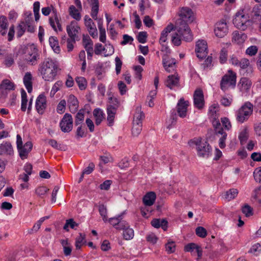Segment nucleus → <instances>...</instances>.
<instances>
[{
	"mask_svg": "<svg viewBox=\"0 0 261 261\" xmlns=\"http://www.w3.org/2000/svg\"><path fill=\"white\" fill-rule=\"evenodd\" d=\"M116 113V111L115 110V109L107 108V120L109 126H112L113 124Z\"/></svg>",
	"mask_w": 261,
	"mask_h": 261,
	"instance_id": "obj_35",
	"label": "nucleus"
},
{
	"mask_svg": "<svg viewBox=\"0 0 261 261\" xmlns=\"http://www.w3.org/2000/svg\"><path fill=\"white\" fill-rule=\"evenodd\" d=\"M85 111L83 109L80 110L75 117V125L79 126L83 123L84 120Z\"/></svg>",
	"mask_w": 261,
	"mask_h": 261,
	"instance_id": "obj_34",
	"label": "nucleus"
},
{
	"mask_svg": "<svg viewBox=\"0 0 261 261\" xmlns=\"http://www.w3.org/2000/svg\"><path fill=\"white\" fill-rule=\"evenodd\" d=\"M174 29H175V27L173 24H170L162 32L159 40L160 44H163V43H165L166 42L169 33Z\"/></svg>",
	"mask_w": 261,
	"mask_h": 261,
	"instance_id": "obj_23",
	"label": "nucleus"
},
{
	"mask_svg": "<svg viewBox=\"0 0 261 261\" xmlns=\"http://www.w3.org/2000/svg\"><path fill=\"white\" fill-rule=\"evenodd\" d=\"M14 83L8 80H5L3 81L0 85V90L3 94H6L7 90L10 91L14 90Z\"/></svg>",
	"mask_w": 261,
	"mask_h": 261,
	"instance_id": "obj_26",
	"label": "nucleus"
},
{
	"mask_svg": "<svg viewBox=\"0 0 261 261\" xmlns=\"http://www.w3.org/2000/svg\"><path fill=\"white\" fill-rule=\"evenodd\" d=\"M162 62L165 69L168 72L173 71L176 68V60L174 58H170L169 56L163 55Z\"/></svg>",
	"mask_w": 261,
	"mask_h": 261,
	"instance_id": "obj_13",
	"label": "nucleus"
},
{
	"mask_svg": "<svg viewBox=\"0 0 261 261\" xmlns=\"http://www.w3.org/2000/svg\"><path fill=\"white\" fill-rule=\"evenodd\" d=\"M60 70L58 63L51 59H46L41 63L38 67V74L47 82L54 81Z\"/></svg>",
	"mask_w": 261,
	"mask_h": 261,
	"instance_id": "obj_2",
	"label": "nucleus"
},
{
	"mask_svg": "<svg viewBox=\"0 0 261 261\" xmlns=\"http://www.w3.org/2000/svg\"><path fill=\"white\" fill-rule=\"evenodd\" d=\"M109 102L110 105L108 106V108H114L115 110L117 111L119 106V102L118 99L116 98L110 97Z\"/></svg>",
	"mask_w": 261,
	"mask_h": 261,
	"instance_id": "obj_57",
	"label": "nucleus"
},
{
	"mask_svg": "<svg viewBox=\"0 0 261 261\" xmlns=\"http://www.w3.org/2000/svg\"><path fill=\"white\" fill-rule=\"evenodd\" d=\"M155 199V193L153 192H149L144 196L143 201L145 206H151L154 203Z\"/></svg>",
	"mask_w": 261,
	"mask_h": 261,
	"instance_id": "obj_24",
	"label": "nucleus"
},
{
	"mask_svg": "<svg viewBox=\"0 0 261 261\" xmlns=\"http://www.w3.org/2000/svg\"><path fill=\"white\" fill-rule=\"evenodd\" d=\"M82 10H80V9L76 8L73 5H71L68 10V13L69 15L73 19L76 20V21H79L81 19V11Z\"/></svg>",
	"mask_w": 261,
	"mask_h": 261,
	"instance_id": "obj_25",
	"label": "nucleus"
},
{
	"mask_svg": "<svg viewBox=\"0 0 261 261\" xmlns=\"http://www.w3.org/2000/svg\"><path fill=\"white\" fill-rule=\"evenodd\" d=\"M254 179L256 182H261V167L256 168L253 172Z\"/></svg>",
	"mask_w": 261,
	"mask_h": 261,
	"instance_id": "obj_64",
	"label": "nucleus"
},
{
	"mask_svg": "<svg viewBox=\"0 0 261 261\" xmlns=\"http://www.w3.org/2000/svg\"><path fill=\"white\" fill-rule=\"evenodd\" d=\"M86 242L85 241V235L83 234L82 233L79 234V236H78L76 238L75 241V247L76 249H80L81 248V246Z\"/></svg>",
	"mask_w": 261,
	"mask_h": 261,
	"instance_id": "obj_46",
	"label": "nucleus"
},
{
	"mask_svg": "<svg viewBox=\"0 0 261 261\" xmlns=\"http://www.w3.org/2000/svg\"><path fill=\"white\" fill-rule=\"evenodd\" d=\"M252 112L253 105L249 102H246L236 112L237 120L240 123H243L248 120Z\"/></svg>",
	"mask_w": 261,
	"mask_h": 261,
	"instance_id": "obj_4",
	"label": "nucleus"
},
{
	"mask_svg": "<svg viewBox=\"0 0 261 261\" xmlns=\"http://www.w3.org/2000/svg\"><path fill=\"white\" fill-rule=\"evenodd\" d=\"M98 210L100 216L102 217V219L105 222L107 221V210L106 207L101 204L99 206Z\"/></svg>",
	"mask_w": 261,
	"mask_h": 261,
	"instance_id": "obj_58",
	"label": "nucleus"
},
{
	"mask_svg": "<svg viewBox=\"0 0 261 261\" xmlns=\"http://www.w3.org/2000/svg\"><path fill=\"white\" fill-rule=\"evenodd\" d=\"M142 124L134 123L132 127V134L134 136H138L142 130Z\"/></svg>",
	"mask_w": 261,
	"mask_h": 261,
	"instance_id": "obj_55",
	"label": "nucleus"
},
{
	"mask_svg": "<svg viewBox=\"0 0 261 261\" xmlns=\"http://www.w3.org/2000/svg\"><path fill=\"white\" fill-rule=\"evenodd\" d=\"M228 26L225 20L222 19L216 24L214 32L217 37L222 38L227 34Z\"/></svg>",
	"mask_w": 261,
	"mask_h": 261,
	"instance_id": "obj_9",
	"label": "nucleus"
},
{
	"mask_svg": "<svg viewBox=\"0 0 261 261\" xmlns=\"http://www.w3.org/2000/svg\"><path fill=\"white\" fill-rule=\"evenodd\" d=\"M63 83L61 81L56 82L53 85L50 91V95L54 96L56 93L60 90V88L62 86Z\"/></svg>",
	"mask_w": 261,
	"mask_h": 261,
	"instance_id": "obj_54",
	"label": "nucleus"
},
{
	"mask_svg": "<svg viewBox=\"0 0 261 261\" xmlns=\"http://www.w3.org/2000/svg\"><path fill=\"white\" fill-rule=\"evenodd\" d=\"M185 250L187 252H193V254H197V259H200L202 255V251L201 247L195 243H189L185 246Z\"/></svg>",
	"mask_w": 261,
	"mask_h": 261,
	"instance_id": "obj_17",
	"label": "nucleus"
},
{
	"mask_svg": "<svg viewBox=\"0 0 261 261\" xmlns=\"http://www.w3.org/2000/svg\"><path fill=\"white\" fill-rule=\"evenodd\" d=\"M178 14L179 18L175 22V30L180 35H182L185 41H191L193 38L188 24L192 23L195 19L194 12L191 8L183 7L179 8Z\"/></svg>",
	"mask_w": 261,
	"mask_h": 261,
	"instance_id": "obj_1",
	"label": "nucleus"
},
{
	"mask_svg": "<svg viewBox=\"0 0 261 261\" xmlns=\"http://www.w3.org/2000/svg\"><path fill=\"white\" fill-rule=\"evenodd\" d=\"M66 105V100L65 99L61 100L57 106V112L59 114H63L65 112Z\"/></svg>",
	"mask_w": 261,
	"mask_h": 261,
	"instance_id": "obj_59",
	"label": "nucleus"
},
{
	"mask_svg": "<svg viewBox=\"0 0 261 261\" xmlns=\"http://www.w3.org/2000/svg\"><path fill=\"white\" fill-rule=\"evenodd\" d=\"M49 191V189L44 186H41L38 187L36 190V194L40 197H42L46 194V193Z\"/></svg>",
	"mask_w": 261,
	"mask_h": 261,
	"instance_id": "obj_60",
	"label": "nucleus"
},
{
	"mask_svg": "<svg viewBox=\"0 0 261 261\" xmlns=\"http://www.w3.org/2000/svg\"><path fill=\"white\" fill-rule=\"evenodd\" d=\"M238 191L236 189H230L227 191L224 197L226 199L229 201L234 199L238 195Z\"/></svg>",
	"mask_w": 261,
	"mask_h": 261,
	"instance_id": "obj_42",
	"label": "nucleus"
},
{
	"mask_svg": "<svg viewBox=\"0 0 261 261\" xmlns=\"http://www.w3.org/2000/svg\"><path fill=\"white\" fill-rule=\"evenodd\" d=\"M103 53L105 56H109L114 53V48L113 45L110 44H107L103 48Z\"/></svg>",
	"mask_w": 261,
	"mask_h": 261,
	"instance_id": "obj_52",
	"label": "nucleus"
},
{
	"mask_svg": "<svg viewBox=\"0 0 261 261\" xmlns=\"http://www.w3.org/2000/svg\"><path fill=\"white\" fill-rule=\"evenodd\" d=\"M234 25L239 29L245 30L251 23L248 17L245 15L243 11L236 13L233 19Z\"/></svg>",
	"mask_w": 261,
	"mask_h": 261,
	"instance_id": "obj_5",
	"label": "nucleus"
},
{
	"mask_svg": "<svg viewBox=\"0 0 261 261\" xmlns=\"http://www.w3.org/2000/svg\"><path fill=\"white\" fill-rule=\"evenodd\" d=\"M85 25L90 35L93 38H96L97 37V31L94 22L92 21L90 23H87V24H85Z\"/></svg>",
	"mask_w": 261,
	"mask_h": 261,
	"instance_id": "obj_39",
	"label": "nucleus"
},
{
	"mask_svg": "<svg viewBox=\"0 0 261 261\" xmlns=\"http://www.w3.org/2000/svg\"><path fill=\"white\" fill-rule=\"evenodd\" d=\"M151 225L156 228L162 227L166 231L168 227V222L165 219H153L151 222Z\"/></svg>",
	"mask_w": 261,
	"mask_h": 261,
	"instance_id": "obj_22",
	"label": "nucleus"
},
{
	"mask_svg": "<svg viewBox=\"0 0 261 261\" xmlns=\"http://www.w3.org/2000/svg\"><path fill=\"white\" fill-rule=\"evenodd\" d=\"M32 76L30 72H27L25 74L23 81V83L27 88L28 92L31 93L32 91Z\"/></svg>",
	"mask_w": 261,
	"mask_h": 261,
	"instance_id": "obj_32",
	"label": "nucleus"
},
{
	"mask_svg": "<svg viewBox=\"0 0 261 261\" xmlns=\"http://www.w3.org/2000/svg\"><path fill=\"white\" fill-rule=\"evenodd\" d=\"M79 224L76 223L73 219H69L66 220V223L63 227V229L67 231H69V227L71 229H75V227L78 226Z\"/></svg>",
	"mask_w": 261,
	"mask_h": 261,
	"instance_id": "obj_43",
	"label": "nucleus"
},
{
	"mask_svg": "<svg viewBox=\"0 0 261 261\" xmlns=\"http://www.w3.org/2000/svg\"><path fill=\"white\" fill-rule=\"evenodd\" d=\"M46 107V97L43 94H40L36 101V108L39 114H43Z\"/></svg>",
	"mask_w": 261,
	"mask_h": 261,
	"instance_id": "obj_18",
	"label": "nucleus"
},
{
	"mask_svg": "<svg viewBox=\"0 0 261 261\" xmlns=\"http://www.w3.org/2000/svg\"><path fill=\"white\" fill-rule=\"evenodd\" d=\"M182 37V35H180L179 33L176 31V32L172 36V42L175 46H179L181 44V39L180 37Z\"/></svg>",
	"mask_w": 261,
	"mask_h": 261,
	"instance_id": "obj_50",
	"label": "nucleus"
},
{
	"mask_svg": "<svg viewBox=\"0 0 261 261\" xmlns=\"http://www.w3.org/2000/svg\"><path fill=\"white\" fill-rule=\"evenodd\" d=\"M189 102L186 101L183 98H181L177 105V111L178 116L181 118H184L187 116V108Z\"/></svg>",
	"mask_w": 261,
	"mask_h": 261,
	"instance_id": "obj_14",
	"label": "nucleus"
},
{
	"mask_svg": "<svg viewBox=\"0 0 261 261\" xmlns=\"http://www.w3.org/2000/svg\"><path fill=\"white\" fill-rule=\"evenodd\" d=\"M197 154L199 157L207 158L211 153L212 148L209 144L201 139L196 142Z\"/></svg>",
	"mask_w": 261,
	"mask_h": 261,
	"instance_id": "obj_6",
	"label": "nucleus"
},
{
	"mask_svg": "<svg viewBox=\"0 0 261 261\" xmlns=\"http://www.w3.org/2000/svg\"><path fill=\"white\" fill-rule=\"evenodd\" d=\"M194 105L198 109H202L204 105V95L202 91L196 89L193 94Z\"/></svg>",
	"mask_w": 261,
	"mask_h": 261,
	"instance_id": "obj_12",
	"label": "nucleus"
},
{
	"mask_svg": "<svg viewBox=\"0 0 261 261\" xmlns=\"http://www.w3.org/2000/svg\"><path fill=\"white\" fill-rule=\"evenodd\" d=\"M48 216L43 217L41 218L33 226V228L28 230V233L33 234L34 232H36L40 228L42 223L46 220L48 219Z\"/></svg>",
	"mask_w": 261,
	"mask_h": 261,
	"instance_id": "obj_36",
	"label": "nucleus"
},
{
	"mask_svg": "<svg viewBox=\"0 0 261 261\" xmlns=\"http://www.w3.org/2000/svg\"><path fill=\"white\" fill-rule=\"evenodd\" d=\"M123 236L126 240H129L133 238L134 231L132 228H130L129 225L123 230Z\"/></svg>",
	"mask_w": 261,
	"mask_h": 261,
	"instance_id": "obj_44",
	"label": "nucleus"
},
{
	"mask_svg": "<svg viewBox=\"0 0 261 261\" xmlns=\"http://www.w3.org/2000/svg\"><path fill=\"white\" fill-rule=\"evenodd\" d=\"M227 73L222 77L220 82V88L223 91L234 88L236 85V73L231 70H229Z\"/></svg>",
	"mask_w": 261,
	"mask_h": 261,
	"instance_id": "obj_3",
	"label": "nucleus"
},
{
	"mask_svg": "<svg viewBox=\"0 0 261 261\" xmlns=\"http://www.w3.org/2000/svg\"><path fill=\"white\" fill-rule=\"evenodd\" d=\"M81 31V28L79 26L77 23L75 21H72L69 25L66 27V31L69 37L74 40H76L78 38V34Z\"/></svg>",
	"mask_w": 261,
	"mask_h": 261,
	"instance_id": "obj_10",
	"label": "nucleus"
},
{
	"mask_svg": "<svg viewBox=\"0 0 261 261\" xmlns=\"http://www.w3.org/2000/svg\"><path fill=\"white\" fill-rule=\"evenodd\" d=\"M93 114L95 119V124L97 125H99L105 119V115L104 113L101 109L96 108L94 110Z\"/></svg>",
	"mask_w": 261,
	"mask_h": 261,
	"instance_id": "obj_31",
	"label": "nucleus"
},
{
	"mask_svg": "<svg viewBox=\"0 0 261 261\" xmlns=\"http://www.w3.org/2000/svg\"><path fill=\"white\" fill-rule=\"evenodd\" d=\"M197 57L201 59L207 56L208 53L207 43L205 40H198L196 45Z\"/></svg>",
	"mask_w": 261,
	"mask_h": 261,
	"instance_id": "obj_8",
	"label": "nucleus"
},
{
	"mask_svg": "<svg viewBox=\"0 0 261 261\" xmlns=\"http://www.w3.org/2000/svg\"><path fill=\"white\" fill-rule=\"evenodd\" d=\"M98 29L99 30V40L101 42L105 43L106 41V35L105 29L103 28L102 23H98Z\"/></svg>",
	"mask_w": 261,
	"mask_h": 261,
	"instance_id": "obj_51",
	"label": "nucleus"
},
{
	"mask_svg": "<svg viewBox=\"0 0 261 261\" xmlns=\"http://www.w3.org/2000/svg\"><path fill=\"white\" fill-rule=\"evenodd\" d=\"M8 27L7 19L4 16H0V33L2 35H5L7 32Z\"/></svg>",
	"mask_w": 261,
	"mask_h": 261,
	"instance_id": "obj_37",
	"label": "nucleus"
},
{
	"mask_svg": "<svg viewBox=\"0 0 261 261\" xmlns=\"http://www.w3.org/2000/svg\"><path fill=\"white\" fill-rule=\"evenodd\" d=\"M240 84L241 85V90L245 91L248 90L252 85L251 81L245 77L241 79Z\"/></svg>",
	"mask_w": 261,
	"mask_h": 261,
	"instance_id": "obj_41",
	"label": "nucleus"
},
{
	"mask_svg": "<svg viewBox=\"0 0 261 261\" xmlns=\"http://www.w3.org/2000/svg\"><path fill=\"white\" fill-rule=\"evenodd\" d=\"M166 251L168 253H172L175 250V244L174 242L169 241L166 244Z\"/></svg>",
	"mask_w": 261,
	"mask_h": 261,
	"instance_id": "obj_63",
	"label": "nucleus"
},
{
	"mask_svg": "<svg viewBox=\"0 0 261 261\" xmlns=\"http://www.w3.org/2000/svg\"><path fill=\"white\" fill-rule=\"evenodd\" d=\"M216 135L218 136L219 138V145L221 148H223L225 147V140L227 137L226 133L224 132L223 128H219L216 130Z\"/></svg>",
	"mask_w": 261,
	"mask_h": 261,
	"instance_id": "obj_28",
	"label": "nucleus"
},
{
	"mask_svg": "<svg viewBox=\"0 0 261 261\" xmlns=\"http://www.w3.org/2000/svg\"><path fill=\"white\" fill-rule=\"evenodd\" d=\"M67 101L70 112L75 113L79 108V101L76 97L72 94L69 95L67 97Z\"/></svg>",
	"mask_w": 261,
	"mask_h": 261,
	"instance_id": "obj_16",
	"label": "nucleus"
},
{
	"mask_svg": "<svg viewBox=\"0 0 261 261\" xmlns=\"http://www.w3.org/2000/svg\"><path fill=\"white\" fill-rule=\"evenodd\" d=\"M237 67H239L242 69H247L248 73H252L253 71L249 60L246 58H242Z\"/></svg>",
	"mask_w": 261,
	"mask_h": 261,
	"instance_id": "obj_29",
	"label": "nucleus"
},
{
	"mask_svg": "<svg viewBox=\"0 0 261 261\" xmlns=\"http://www.w3.org/2000/svg\"><path fill=\"white\" fill-rule=\"evenodd\" d=\"M144 118V114L141 111V107H138L136 108V113L134 115L133 123L142 124V121Z\"/></svg>",
	"mask_w": 261,
	"mask_h": 261,
	"instance_id": "obj_33",
	"label": "nucleus"
},
{
	"mask_svg": "<svg viewBox=\"0 0 261 261\" xmlns=\"http://www.w3.org/2000/svg\"><path fill=\"white\" fill-rule=\"evenodd\" d=\"M75 81L81 90H83L86 89L87 86V81L84 77H77L75 79Z\"/></svg>",
	"mask_w": 261,
	"mask_h": 261,
	"instance_id": "obj_49",
	"label": "nucleus"
},
{
	"mask_svg": "<svg viewBox=\"0 0 261 261\" xmlns=\"http://www.w3.org/2000/svg\"><path fill=\"white\" fill-rule=\"evenodd\" d=\"M61 130L64 133L70 132L73 127V119L71 115L66 113L60 122Z\"/></svg>",
	"mask_w": 261,
	"mask_h": 261,
	"instance_id": "obj_7",
	"label": "nucleus"
},
{
	"mask_svg": "<svg viewBox=\"0 0 261 261\" xmlns=\"http://www.w3.org/2000/svg\"><path fill=\"white\" fill-rule=\"evenodd\" d=\"M247 39V35L242 32L234 31L232 34V41L236 44H241Z\"/></svg>",
	"mask_w": 261,
	"mask_h": 261,
	"instance_id": "obj_20",
	"label": "nucleus"
},
{
	"mask_svg": "<svg viewBox=\"0 0 261 261\" xmlns=\"http://www.w3.org/2000/svg\"><path fill=\"white\" fill-rule=\"evenodd\" d=\"M219 111V106L217 104H214L210 107L208 109L209 115L213 118L214 119L218 118L217 112Z\"/></svg>",
	"mask_w": 261,
	"mask_h": 261,
	"instance_id": "obj_45",
	"label": "nucleus"
},
{
	"mask_svg": "<svg viewBox=\"0 0 261 261\" xmlns=\"http://www.w3.org/2000/svg\"><path fill=\"white\" fill-rule=\"evenodd\" d=\"M248 135L247 130L246 128L242 130L239 135V138L241 144H244L246 142V141L248 139Z\"/></svg>",
	"mask_w": 261,
	"mask_h": 261,
	"instance_id": "obj_53",
	"label": "nucleus"
},
{
	"mask_svg": "<svg viewBox=\"0 0 261 261\" xmlns=\"http://www.w3.org/2000/svg\"><path fill=\"white\" fill-rule=\"evenodd\" d=\"M195 232L197 236L201 238H205L207 235L206 229L201 226H199L196 228Z\"/></svg>",
	"mask_w": 261,
	"mask_h": 261,
	"instance_id": "obj_62",
	"label": "nucleus"
},
{
	"mask_svg": "<svg viewBox=\"0 0 261 261\" xmlns=\"http://www.w3.org/2000/svg\"><path fill=\"white\" fill-rule=\"evenodd\" d=\"M13 148L9 142H4L0 145V155H12Z\"/></svg>",
	"mask_w": 261,
	"mask_h": 261,
	"instance_id": "obj_21",
	"label": "nucleus"
},
{
	"mask_svg": "<svg viewBox=\"0 0 261 261\" xmlns=\"http://www.w3.org/2000/svg\"><path fill=\"white\" fill-rule=\"evenodd\" d=\"M91 1L92 3L91 15L94 19L96 20L99 10L98 1V0H91Z\"/></svg>",
	"mask_w": 261,
	"mask_h": 261,
	"instance_id": "obj_38",
	"label": "nucleus"
},
{
	"mask_svg": "<svg viewBox=\"0 0 261 261\" xmlns=\"http://www.w3.org/2000/svg\"><path fill=\"white\" fill-rule=\"evenodd\" d=\"M83 41L85 46V49L87 51V52H89L90 53V51L93 50V42L89 38H86L84 36Z\"/></svg>",
	"mask_w": 261,
	"mask_h": 261,
	"instance_id": "obj_47",
	"label": "nucleus"
},
{
	"mask_svg": "<svg viewBox=\"0 0 261 261\" xmlns=\"http://www.w3.org/2000/svg\"><path fill=\"white\" fill-rule=\"evenodd\" d=\"M179 83V77L177 75H169L165 82L167 87L172 89L173 87L176 86Z\"/></svg>",
	"mask_w": 261,
	"mask_h": 261,
	"instance_id": "obj_27",
	"label": "nucleus"
},
{
	"mask_svg": "<svg viewBox=\"0 0 261 261\" xmlns=\"http://www.w3.org/2000/svg\"><path fill=\"white\" fill-rule=\"evenodd\" d=\"M38 59V49L34 46L30 47V49L28 50V53L24 56L25 61L28 64L35 65Z\"/></svg>",
	"mask_w": 261,
	"mask_h": 261,
	"instance_id": "obj_11",
	"label": "nucleus"
},
{
	"mask_svg": "<svg viewBox=\"0 0 261 261\" xmlns=\"http://www.w3.org/2000/svg\"><path fill=\"white\" fill-rule=\"evenodd\" d=\"M49 22L50 25L55 31H57L58 30L59 31L62 30L61 24L58 16L57 11L54 10V15L49 18Z\"/></svg>",
	"mask_w": 261,
	"mask_h": 261,
	"instance_id": "obj_19",
	"label": "nucleus"
},
{
	"mask_svg": "<svg viewBox=\"0 0 261 261\" xmlns=\"http://www.w3.org/2000/svg\"><path fill=\"white\" fill-rule=\"evenodd\" d=\"M33 147V144L31 142L28 141L26 142L24 145L18 148V151L20 158L22 160L25 159L28 156L29 153L31 151Z\"/></svg>",
	"mask_w": 261,
	"mask_h": 261,
	"instance_id": "obj_15",
	"label": "nucleus"
},
{
	"mask_svg": "<svg viewBox=\"0 0 261 261\" xmlns=\"http://www.w3.org/2000/svg\"><path fill=\"white\" fill-rule=\"evenodd\" d=\"M21 110L24 112L27 109V105L28 102L27 99V95L26 92L24 90H21Z\"/></svg>",
	"mask_w": 261,
	"mask_h": 261,
	"instance_id": "obj_48",
	"label": "nucleus"
},
{
	"mask_svg": "<svg viewBox=\"0 0 261 261\" xmlns=\"http://www.w3.org/2000/svg\"><path fill=\"white\" fill-rule=\"evenodd\" d=\"M50 46L56 53H59L60 49L59 45L58 40L56 37L51 36L49 39Z\"/></svg>",
	"mask_w": 261,
	"mask_h": 261,
	"instance_id": "obj_40",
	"label": "nucleus"
},
{
	"mask_svg": "<svg viewBox=\"0 0 261 261\" xmlns=\"http://www.w3.org/2000/svg\"><path fill=\"white\" fill-rule=\"evenodd\" d=\"M227 60V51L223 48L221 49L220 53L219 60L221 64H223L226 62Z\"/></svg>",
	"mask_w": 261,
	"mask_h": 261,
	"instance_id": "obj_61",
	"label": "nucleus"
},
{
	"mask_svg": "<svg viewBox=\"0 0 261 261\" xmlns=\"http://www.w3.org/2000/svg\"><path fill=\"white\" fill-rule=\"evenodd\" d=\"M242 211L243 213L247 217H249L253 215V209L248 204H245L244 206H243Z\"/></svg>",
	"mask_w": 261,
	"mask_h": 261,
	"instance_id": "obj_56",
	"label": "nucleus"
},
{
	"mask_svg": "<svg viewBox=\"0 0 261 261\" xmlns=\"http://www.w3.org/2000/svg\"><path fill=\"white\" fill-rule=\"evenodd\" d=\"M252 16L254 22H261V5H256L253 7Z\"/></svg>",
	"mask_w": 261,
	"mask_h": 261,
	"instance_id": "obj_30",
	"label": "nucleus"
}]
</instances>
